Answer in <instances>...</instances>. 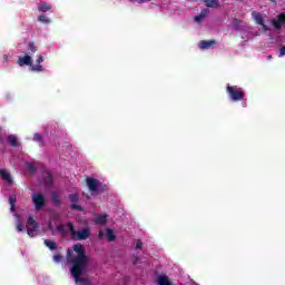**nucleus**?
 <instances>
[{
  "instance_id": "obj_10",
  "label": "nucleus",
  "mask_w": 285,
  "mask_h": 285,
  "mask_svg": "<svg viewBox=\"0 0 285 285\" xmlns=\"http://www.w3.org/2000/svg\"><path fill=\"white\" fill-rule=\"evenodd\" d=\"M7 141L9 146H12V148H19V139L17 138L16 135H9L7 137Z\"/></svg>"
},
{
  "instance_id": "obj_37",
  "label": "nucleus",
  "mask_w": 285,
  "mask_h": 285,
  "mask_svg": "<svg viewBox=\"0 0 285 285\" xmlns=\"http://www.w3.org/2000/svg\"><path fill=\"white\" fill-rule=\"evenodd\" d=\"M285 56V46H283L281 49H279V55L278 57H284Z\"/></svg>"
},
{
  "instance_id": "obj_6",
  "label": "nucleus",
  "mask_w": 285,
  "mask_h": 285,
  "mask_svg": "<svg viewBox=\"0 0 285 285\" xmlns=\"http://www.w3.org/2000/svg\"><path fill=\"white\" fill-rule=\"evenodd\" d=\"M88 237H90V227H85L76 234V238L79 240H86Z\"/></svg>"
},
{
  "instance_id": "obj_1",
  "label": "nucleus",
  "mask_w": 285,
  "mask_h": 285,
  "mask_svg": "<svg viewBox=\"0 0 285 285\" xmlns=\"http://www.w3.org/2000/svg\"><path fill=\"white\" fill-rule=\"evenodd\" d=\"M67 261L71 264L70 274L76 284L92 285L89 278L81 277L88 266V255H86V248L82 244L77 243L73 245V249L67 250Z\"/></svg>"
},
{
  "instance_id": "obj_4",
  "label": "nucleus",
  "mask_w": 285,
  "mask_h": 285,
  "mask_svg": "<svg viewBox=\"0 0 285 285\" xmlns=\"http://www.w3.org/2000/svg\"><path fill=\"white\" fill-rule=\"evenodd\" d=\"M31 198L36 206V210H41V208L46 206V196H43V194H33Z\"/></svg>"
},
{
  "instance_id": "obj_12",
  "label": "nucleus",
  "mask_w": 285,
  "mask_h": 285,
  "mask_svg": "<svg viewBox=\"0 0 285 285\" xmlns=\"http://www.w3.org/2000/svg\"><path fill=\"white\" fill-rule=\"evenodd\" d=\"M0 177H2L4 181H8V184H12V177L8 171H6V169H0Z\"/></svg>"
},
{
  "instance_id": "obj_15",
  "label": "nucleus",
  "mask_w": 285,
  "mask_h": 285,
  "mask_svg": "<svg viewBox=\"0 0 285 285\" xmlns=\"http://www.w3.org/2000/svg\"><path fill=\"white\" fill-rule=\"evenodd\" d=\"M27 226H32V228L37 229L39 228V223H37L35 217L29 216V218L27 219Z\"/></svg>"
},
{
  "instance_id": "obj_7",
  "label": "nucleus",
  "mask_w": 285,
  "mask_h": 285,
  "mask_svg": "<svg viewBox=\"0 0 285 285\" xmlns=\"http://www.w3.org/2000/svg\"><path fill=\"white\" fill-rule=\"evenodd\" d=\"M214 46H217V41L216 40H209V41L202 40L199 42L200 50H208V49L213 48Z\"/></svg>"
},
{
  "instance_id": "obj_26",
  "label": "nucleus",
  "mask_w": 285,
  "mask_h": 285,
  "mask_svg": "<svg viewBox=\"0 0 285 285\" xmlns=\"http://www.w3.org/2000/svg\"><path fill=\"white\" fill-rule=\"evenodd\" d=\"M71 210H78V213H83V207L81 205L72 204L70 205Z\"/></svg>"
},
{
  "instance_id": "obj_11",
  "label": "nucleus",
  "mask_w": 285,
  "mask_h": 285,
  "mask_svg": "<svg viewBox=\"0 0 285 285\" xmlns=\"http://www.w3.org/2000/svg\"><path fill=\"white\" fill-rule=\"evenodd\" d=\"M157 284L158 285H173V283H170V279L168 278V276H164V275L158 276Z\"/></svg>"
},
{
  "instance_id": "obj_3",
  "label": "nucleus",
  "mask_w": 285,
  "mask_h": 285,
  "mask_svg": "<svg viewBox=\"0 0 285 285\" xmlns=\"http://www.w3.org/2000/svg\"><path fill=\"white\" fill-rule=\"evenodd\" d=\"M226 92L232 101H244V91L239 87L227 85Z\"/></svg>"
},
{
  "instance_id": "obj_24",
  "label": "nucleus",
  "mask_w": 285,
  "mask_h": 285,
  "mask_svg": "<svg viewBox=\"0 0 285 285\" xmlns=\"http://www.w3.org/2000/svg\"><path fill=\"white\" fill-rule=\"evenodd\" d=\"M31 70H32L33 72H43V66H41V65H39V63L33 65V66L31 67Z\"/></svg>"
},
{
  "instance_id": "obj_17",
  "label": "nucleus",
  "mask_w": 285,
  "mask_h": 285,
  "mask_svg": "<svg viewBox=\"0 0 285 285\" xmlns=\"http://www.w3.org/2000/svg\"><path fill=\"white\" fill-rule=\"evenodd\" d=\"M45 246H47V248H49L50 250H57V243L50 239H45Z\"/></svg>"
},
{
  "instance_id": "obj_22",
  "label": "nucleus",
  "mask_w": 285,
  "mask_h": 285,
  "mask_svg": "<svg viewBox=\"0 0 285 285\" xmlns=\"http://www.w3.org/2000/svg\"><path fill=\"white\" fill-rule=\"evenodd\" d=\"M69 202H71L72 204H78L79 203V194L69 195Z\"/></svg>"
},
{
  "instance_id": "obj_28",
  "label": "nucleus",
  "mask_w": 285,
  "mask_h": 285,
  "mask_svg": "<svg viewBox=\"0 0 285 285\" xmlns=\"http://www.w3.org/2000/svg\"><path fill=\"white\" fill-rule=\"evenodd\" d=\"M27 233L29 235V237H37V229L33 228H28Z\"/></svg>"
},
{
  "instance_id": "obj_5",
  "label": "nucleus",
  "mask_w": 285,
  "mask_h": 285,
  "mask_svg": "<svg viewBox=\"0 0 285 285\" xmlns=\"http://www.w3.org/2000/svg\"><path fill=\"white\" fill-rule=\"evenodd\" d=\"M253 18L258 26H262L263 32H269L271 27L264 23V17L259 12H253Z\"/></svg>"
},
{
  "instance_id": "obj_8",
  "label": "nucleus",
  "mask_w": 285,
  "mask_h": 285,
  "mask_svg": "<svg viewBox=\"0 0 285 285\" xmlns=\"http://www.w3.org/2000/svg\"><path fill=\"white\" fill-rule=\"evenodd\" d=\"M107 222H108V215L106 214L96 215V224H98L99 226H106Z\"/></svg>"
},
{
  "instance_id": "obj_25",
  "label": "nucleus",
  "mask_w": 285,
  "mask_h": 285,
  "mask_svg": "<svg viewBox=\"0 0 285 285\" xmlns=\"http://www.w3.org/2000/svg\"><path fill=\"white\" fill-rule=\"evenodd\" d=\"M9 204L11 206V210H14V204H17V198L12 195L9 196Z\"/></svg>"
},
{
  "instance_id": "obj_9",
  "label": "nucleus",
  "mask_w": 285,
  "mask_h": 285,
  "mask_svg": "<svg viewBox=\"0 0 285 285\" xmlns=\"http://www.w3.org/2000/svg\"><path fill=\"white\" fill-rule=\"evenodd\" d=\"M32 63V57L23 56L18 59V66H30Z\"/></svg>"
},
{
  "instance_id": "obj_13",
  "label": "nucleus",
  "mask_w": 285,
  "mask_h": 285,
  "mask_svg": "<svg viewBox=\"0 0 285 285\" xmlns=\"http://www.w3.org/2000/svg\"><path fill=\"white\" fill-rule=\"evenodd\" d=\"M51 200L55 204V206H61V197L59 196V194L57 191H53L51 194Z\"/></svg>"
},
{
  "instance_id": "obj_21",
  "label": "nucleus",
  "mask_w": 285,
  "mask_h": 285,
  "mask_svg": "<svg viewBox=\"0 0 285 285\" xmlns=\"http://www.w3.org/2000/svg\"><path fill=\"white\" fill-rule=\"evenodd\" d=\"M46 186H52V175L50 173H47V176L43 179Z\"/></svg>"
},
{
  "instance_id": "obj_16",
  "label": "nucleus",
  "mask_w": 285,
  "mask_h": 285,
  "mask_svg": "<svg viewBox=\"0 0 285 285\" xmlns=\"http://www.w3.org/2000/svg\"><path fill=\"white\" fill-rule=\"evenodd\" d=\"M205 6H207V8H218L219 0H206Z\"/></svg>"
},
{
  "instance_id": "obj_14",
  "label": "nucleus",
  "mask_w": 285,
  "mask_h": 285,
  "mask_svg": "<svg viewBox=\"0 0 285 285\" xmlns=\"http://www.w3.org/2000/svg\"><path fill=\"white\" fill-rule=\"evenodd\" d=\"M106 237L108 242H115L117 239V236H115V230L107 228L106 229Z\"/></svg>"
},
{
  "instance_id": "obj_40",
  "label": "nucleus",
  "mask_w": 285,
  "mask_h": 285,
  "mask_svg": "<svg viewBox=\"0 0 285 285\" xmlns=\"http://www.w3.org/2000/svg\"><path fill=\"white\" fill-rule=\"evenodd\" d=\"M136 3H144V0H132Z\"/></svg>"
},
{
  "instance_id": "obj_20",
  "label": "nucleus",
  "mask_w": 285,
  "mask_h": 285,
  "mask_svg": "<svg viewBox=\"0 0 285 285\" xmlns=\"http://www.w3.org/2000/svg\"><path fill=\"white\" fill-rule=\"evenodd\" d=\"M38 21H40V23H51L50 18H48L46 14H40L38 17Z\"/></svg>"
},
{
  "instance_id": "obj_31",
  "label": "nucleus",
  "mask_w": 285,
  "mask_h": 285,
  "mask_svg": "<svg viewBox=\"0 0 285 285\" xmlns=\"http://www.w3.org/2000/svg\"><path fill=\"white\" fill-rule=\"evenodd\" d=\"M29 50L31 52H37V46H35V42H29Z\"/></svg>"
},
{
  "instance_id": "obj_30",
  "label": "nucleus",
  "mask_w": 285,
  "mask_h": 285,
  "mask_svg": "<svg viewBox=\"0 0 285 285\" xmlns=\"http://www.w3.org/2000/svg\"><path fill=\"white\" fill-rule=\"evenodd\" d=\"M61 259H63V256H61V254L53 255V262L59 263V262H61Z\"/></svg>"
},
{
  "instance_id": "obj_18",
  "label": "nucleus",
  "mask_w": 285,
  "mask_h": 285,
  "mask_svg": "<svg viewBox=\"0 0 285 285\" xmlns=\"http://www.w3.org/2000/svg\"><path fill=\"white\" fill-rule=\"evenodd\" d=\"M38 10L39 12H48L49 10H52V7L51 6H48L46 3H41L39 7H38Z\"/></svg>"
},
{
  "instance_id": "obj_27",
  "label": "nucleus",
  "mask_w": 285,
  "mask_h": 285,
  "mask_svg": "<svg viewBox=\"0 0 285 285\" xmlns=\"http://www.w3.org/2000/svg\"><path fill=\"white\" fill-rule=\"evenodd\" d=\"M33 141H37L38 144H41V141H43V136H41L40 134H35L33 135Z\"/></svg>"
},
{
  "instance_id": "obj_2",
  "label": "nucleus",
  "mask_w": 285,
  "mask_h": 285,
  "mask_svg": "<svg viewBox=\"0 0 285 285\" xmlns=\"http://www.w3.org/2000/svg\"><path fill=\"white\" fill-rule=\"evenodd\" d=\"M86 181L90 193L99 195L100 193H106V190H108V186L104 185V183L99 181L97 178L87 177Z\"/></svg>"
},
{
  "instance_id": "obj_29",
  "label": "nucleus",
  "mask_w": 285,
  "mask_h": 285,
  "mask_svg": "<svg viewBox=\"0 0 285 285\" xmlns=\"http://www.w3.org/2000/svg\"><path fill=\"white\" fill-rule=\"evenodd\" d=\"M141 248H144V243H142L141 240H138V242L136 243L135 249H136V250H141Z\"/></svg>"
},
{
  "instance_id": "obj_36",
  "label": "nucleus",
  "mask_w": 285,
  "mask_h": 285,
  "mask_svg": "<svg viewBox=\"0 0 285 285\" xmlns=\"http://www.w3.org/2000/svg\"><path fill=\"white\" fill-rule=\"evenodd\" d=\"M57 230H58V233H65L66 232L63 225H58Z\"/></svg>"
},
{
  "instance_id": "obj_33",
  "label": "nucleus",
  "mask_w": 285,
  "mask_h": 285,
  "mask_svg": "<svg viewBox=\"0 0 285 285\" xmlns=\"http://www.w3.org/2000/svg\"><path fill=\"white\" fill-rule=\"evenodd\" d=\"M194 20H195L197 23H199V21H204V18H203V16H200V13H199L198 16H196V17L194 18Z\"/></svg>"
},
{
  "instance_id": "obj_39",
  "label": "nucleus",
  "mask_w": 285,
  "mask_h": 285,
  "mask_svg": "<svg viewBox=\"0 0 285 285\" xmlns=\"http://www.w3.org/2000/svg\"><path fill=\"white\" fill-rule=\"evenodd\" d=\"M104 237V232H99V234H98V239H101Z\"/></svg>"
},
{
  "instance_id": "obj_35",
  "label": "nucleus",
  "mask_w": 285,
  "mask_h": 285,
  "mask_svg": "<svg viewBox=\"0 0 285 285\" xmlns=\"http://www.w3.org/2000/svg\"><path fill=\"white\" fill-rule=\"evenodd\" d=\"M17 230H18V233H21L23 230V224L18 223L17 224Z\"/></svg>"
},
{
  "instance_id": "obj_23",
  "label": "nucleus",
  "mask_w": 285,
  "mask_h": 285,
  "mask_svg": "<svg viewBox=\"0 0 285 285\" xmlns=\"http://www.w3.org/2000/svg\"><path fill=\"white\" fill-rule=\"evenodd\" d=\"M233 26H234V29L235 30H240L242 29V20H239V19H234V21H233Z\"/></svg>"
},
{
  "instance_id": "obj_34",
  "label": "nucleus",
  "mask_w": 285,
  "mask_h": 285,
  "mask_svg": "<svg viewBox=\"0 0 285 285\" xmlns=\"http://www.w3.org/2000/svg\"><path fill=\"white\" fill-rule=\"evenodd\" d=\"M27 168L30 173H35V165L33 164H28Z\"/></svg>"
},
{
  "instance_id": "obj_38",
  "label": "nucleus",
  "mask_w": 285,
  "mask_h": 285,
  "mask_svg": "<svg viewBox=\"0 0 285 285\" xmlns=\"http://www.w3.org/2000/svg\"><path fill=\"white\" fill-rule=\"evenodd\" d=\"M37 63H38V65L43 63V56H39V58H38V60H37Z\"/></svg>"
},
{
  "instance_id": "obj_41",
  "label": "nucleus",
  "mask_w": 285,
  "mask_h": 285,
  "mask_svg": "<svg viewBox=\"0 0 285 285\" xmlns=\"http://www.w3.org/2000/svg\"><path fill=\"white\" fill-rule=\"evenodd\" d=\"M4 61H8V55L3 56Z\"/></svg>"
},
{
  "instance_id": "obj_42",
  "label": "nucleus",
  "mask_w": 285,
  "mask_h": 285,
  "mask_svg": "<svg viewBox=\"0 0 285 285\" xmlns=\"http://www.w3.org/2000/svg\"><path fill=\"white\" fill-rule=\"evenodd\" d=\"M267 59H273V56H267Z\"/></svg>"
},
{
  "instance_id": "obj_19",
  "label": "nucleus",
  "mask_w": 285,
  "mask_h": 285,
  "mask_svg": "<svg viewBox=\"0 0 285 285\" xmlns=\"http://www.w3.org/2000/svg\"><path fill=\"white\" fill-rule=\"evenodd\" d=\"M67 226L69 227V233L71 234V237H77V230L75 229V225H72V223L68 222Z\"/></svg>"
},
{
  "instance_id": "obj_32",
  "label": "nucleus",
  "mask_w": 285,
  "mask_h": 285,
  "mask_svg": "<svg viewBox=\"0 0 285 285\" xmlns=\"http://www.w3.org/2000/svg\"><path fill=\"white\" fill-rule=\"evenodd\" d=\"M209 12H210V11H209L208 9H203L199 14L203 16V19H206V16H207Z\"/></svg>"
}]
</instances>
